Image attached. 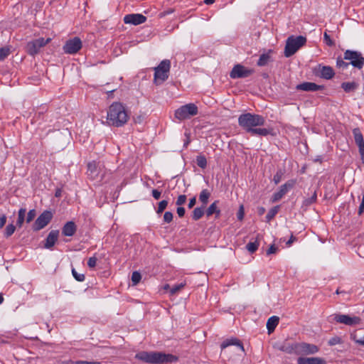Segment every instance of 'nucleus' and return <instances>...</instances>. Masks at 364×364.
I'll return each instance as SVG.
<instances>
[{
    "label": "nucleus",
    "instance_id": "nucleus-1",
    "mask_svg": "<svg viewBox=\"0 0 364 364\" xmlns=\"http://www.w3.org/2000/svg\"><path fill=\"white\" fill-rule=\"evenodd\" d=\"M265 122L263 116L250 112L242 114L238 117L239 126L252 136H265L272 134V129L257 128V127L264 125Z\"/></svg>",
    "mask_w": 364,
    "mask_h": 364
},
{
    "label": "nucleus",
    "instance_id": "nucleus-2",
    "mask_svg": "<svg viewBox=\"0 0 364 364\" xmlns=\"http://www.w3.org/2000/svg\"><path fill=\"white\" fill-rule=\"evenodd\" d=\"M129 114L124 106L120 102H113L107 112V122L109 125L119 127L125 124Z\"/></svg>",
    "mask_w": 364,
    "mask_h": 364
},
{
    "label": "nucleus",
    "instance_id": "nucleus-3",
    "mask_svg": "<svg viewBox=\"0 0 364 364\" xmlns=\"http://www.w3.org/2000/svg\"><path fill=\"white\" fill-rule=\"evenodd\" d=\"M135 358L151 364H166L178 360V357L176 355L156 351H141L136 354Z\"/></svg>",
    "mask_w": 364,
    "mask_h": 364
},
{
    "label": "nucleus",
    "instance_id": "nucleus-4",
    "mask_svg": "<svg viewBox=\"0 0 364 364\" xmlns=\"http://www.w3.org/2000/svg\"><path fill=\"white\" fill-rule=\"evenodd\" d=\"M350 65L354 68L361 69L364 65V57L361 53L355 50H346L343 58L338 57L336 60V66L343 70L347 69Z\"/></svg>",
    "mask_w": 364,
    "mask_h": 364
},
{
    "label": "nucleus",
    "instance_id": "nucleus-5",
    "mask_svg": "<svg viewBox=\"0 0 364 364\" xmlns=\"http://www.w3.org/2000/svg\"><path fill=\"white\" fill-rule=\"evenodd\" d=\"M306 43V38L302 36H289L284 48V56L289 58L293 55L300 48L304 46Z\"/></svg>",
    "mask_w": 364,
    "mask_h": 364
},
{
    "label": "nucleus",
    "instance_id": "nucleus-6",
    "mask_svg": "<svg viewBox=\"0 0 364 364\" xmlns=\"http://www.w3.org/2000/svg\"><path fill=\"white\" fill-rule=\"evenodd\" d=\"M198 113V107L193 103L186 104L176 109L174 117L181 122L197 115Z\"/></svg>",
    "mask_w": 364,
    "mask_h": 364
},
{
    "label": "nucleus",
    "instance_id": "nucleus-7",
    "mask_svg": "<svg viewBox=\"0 0 364 364\" xmlns=\"http://www.w3.org/2000/svg\"><path fill=\"white\" fill-rule=\"evenodd\" d=\"M171 68L169 60H164L154 68V81L156 84L164 82L168 77V73Z\"/></svg>",
    "mask_w": 364,
    "mask_h": 364
},
{
    "label": "nucleus",
    "instance_id": "nucleus-8",
    "mask_svg": "<svg viewBox=\"0 0 364 364\" xmlns=\"http://www.w3.org/2000/svg\"><path fill=\"white\" fill-rule=\"evenodd\" d=\"M51 41L50 38L45 39L44 38H39L27 43L26 49L28 55L35 56L38 54L41 48L46 46Z\"/></svg>",
    "mask_w": 364,
    "mask_h": 364
},
{
    "label": "nucleus",
    "instance_id": "nucleus-9",
    "mask_svg": "<svg viewBox=\"0 0 364 364\" xmlns=\"http://www.w3.org/2000/svg\"><path fill=\"white\" fill-rule=\"evenodd\" d=\"M53 215L50 210H44L35 220L32 230L35 232L44 228L52 220Z\"/></svg>",
    "mask_w": 364,
    "mask_h": 364
},
{
    "label": "nucleus",
    "instance_id": "nucleus-10",
    "mask_svg": "<svg viewBox=\"0 0 364 364\" xmlns=\"http://www.w3.org/2000/svg\"><path fill=\"white\" fill-rule=\"evenodd\" d=\"M312 72L315 76L325 80H331L335 75V72L332 67L323 64L317 65L313 68Z\"/></svg>",
    "mask_w": 364,
    "mask_h": 364
},
{
    "label": "nucleus",
    "instance_id": "nucleus-11",
    "mask_svg": "<svg viewBox=\"0 0 364 364\" xmlns=\"http://www.w3.org/2000/svg\"><path fill=\"white\" fill-rule=\"evenodd\" d=\"M82 47V41L79 37L70 38L63 46V52L66 54H76Z\"/></svg>",
    "mask_w": 364,
    "mask_h": 364
},
{
    "label": "nucleus",
    "instance_id": "nucleus-12",
    "mask_svg": "<svg viewBox=\"0 0 364 364\" xmlns=\"http://www.w3.org/2000/svg\"><path fill=\"white\" fill-rule=\"evenodd\" d=\"M295 184V180H289L284 184L282 185L279 190L272 195L271 198L272 202L276 203L280 200L290 189L294 188Z\"/></svg>",
    "mask_w": 364,
    "mask_h": 364
},
{
    "label": "nucleus",
    "instance_id": "nucleus-13",
    "mask_svg": "<svg viewBox=\"0 0 364 364\" xmlns=\"http://www.w3.org/2000/svg\"><path fill=\"white\" fill-rule=\"evenodd\" d=\"M253 73V70L247 69L243 65L237 64L232 69L230 73V77L232 79L245 78L249 77Z\"/></svg>",
    "mask_w": 364,
    "mask_h": 364
},
{
    "label": "nucleus",
    "instance_id": "nucleus-14",
    "mask_svg": "<svg viewBox=\"0 0 364 364\" xmlns=\"http://www.w3.org/2000/svg\"><path fill=\"white\" fill-rule=\"evenodd\" d=\"M186 283L185 282H182L179 284H176L173 285H170L169 284H165L161 286L159 289V292L161 294H178L181 289H183Z\"/></svg>",
    "mask_w": 364,
    "mask_h": 364
},
{
    "label": "nucleus",
    "instance_id": "nucleus-15",
    "mask_svg": "<svg viewBox=\"0 0 364 364\" xmlns=\"http://www.w3.org/2000/svg\"><path fill=\"white\" fill-rule=\"evenodd\" d=\"M230 346H235L237 347V352L244 353V351H245V349H244V347H243V345L242 344V343L240 341L239 339L235 338H232L227 339V340L224 341L221 343V346H220L222 351L224 350V353L226 354L230 350H225V349Z\"/></svg>",
    "mask_w": 364,
    "mask_h": 364
},
{
    "label": "nucleus",
    "instance_id": "nucleus-16",
    "mask_svg": "<svg viewBox=\"0 0 364 364\" xmlns=\"http://www.w3.org/2000/svg\"><path fill=\"white\" fill-rule=\"evenodd\" d=\"M146 21V17L141 14H127L124 17V22L126 24L139 25Z\"/></svg>",
    "mask_w": 364,
    "mask_h": 364
},
{
    "label": "nucleus",
    "instance_id": "nucleus-17",
    "mask_svg": "<svg viewBox=\"0 0 364 364\" xmlns=\"http://www.w3.org/2000/svg\"><path fill=\"white\" fill-rule=\"evenodd\" d=\"M353 134L354 140L357 146H358L359 153L361 156V159L364 162V139L363 136L359 128H355L353 129Z\"/></svg>",
    "mask_w": 364,
    "mask_h": 364
},
{
    "label": "nucleus",
    "instance_id": "nucleus-18",
    "mask_svg": "<svg viewBox=\"0 0 364 364\" xmlns=\"http://www.w3.org/2000/svg\"><path fill=\"white\" fill-rule=\"evenodd\" d=\"M296 90H301L305 92H316L318 90H323L324 85H319L311 82H304L296 86Z\"/></svg>",
    "mask_w": 364,
    "mask_h": 364
},
{
    "label": "nucleus",
    "instance_id": "nucleus-19",
    "mask_svg": "<svg viewBox=\"0 0 364 364\" xmlns=\"http://www.w3.org/2000/svg\"><path fill=\"white\" fill-rule=\"evenodd\" d=\"M335 320L341 323H344L348 326H353L358 324L360 318L357 316H349L348 315H336Z\"/></svg>",
    "mask_w": 364,
    "mask_h": 364
},
{
    "label": "nucleus",
    "instance_id": "nucleus-20",
    "mask_svg": "<svg viewBox=\"0 0 364 364\" xmlns=\"http://www.w3.org/2000/svg\"><path fill=\"white\" fill-rule=\"evenodd\" d=\"M100 168L96 161H92L88 163L87 175L89 178L91 180L97 179L100 175Z\"/></svg>",
    "mask_w": 364,
    "mask_h": 364
},
{
    "label": "nucleus",
    "instance_id": "nucleus-21",
    "mask_svg": "<svg viewBox=\"0 0 364 364\" xmlns=\"http://www.w3.org/2000/svg\"><path fill=\"white\" fill-rule=\"evenodd\" d=\"M59 236V230H51L45 240L44 248L51 249L57 242Z\"/></svg>",
    "mask_w": 364,
    "mask_h": 364
},
{
    "label": "nucleus",
    "instance_id": "nucleus-22",
    "mask_svg": "<svg viewBox=\"0 0 364 364\" xmlns=\"http://www.w3.org/2000/svg\"><path fill=\"white\" fill-rule=\"evenodd\" d=\"M77 231V225L73 221L67 222L62 228V234L64 236L72 237Z\"/></svg>",
    "mask_w": 364,
    "mask_h": 364
},
{
    "label": "nucleus",
    "instance_id": "nucleus-23",
    "mask_svg": "<svg viewBox=\"0 0 364 364\" xmlns=\"http://www.w3.org/2000/svg\"><path fill=\"white\" fill-rule=\"evenodd\" d=\"M298 364H326L324 359L318 357L299 358Z\"/></svg>",
    "mask_w": 364,
    "mask_h": 364
},
{
    "label": "nucleus",
    "instance_id": "nucleus-24",
    "mask_svg": "<svg viewBox=\"0 0 364 364\" xmlns=\"http://www.w3.org/2000/svg\"><path fill=\"white\" fill-rule=\"evenodd\" d=\"M262 237V236L260 234H257L255 241L247 244L246 249L250 254L255 253L258 250Z\"/></svg>",
    "mask_w": 364,
    "mask_h": 364
},
{
    "label": "nucleus",
    "instance_id": "nucleus-25",
    "mask_svg": "<svg viewBox=\"0 0 364 364\" xmlns=\"http://www.w3.org/2000/svg\"><path fill=\"white\" fill-rule=\"evenodd\" d=\"M299 349L306 354H314L318 351V348L313 344L303 343L299 345Z\"/></svg>",
    "mask_w": 364,
    "mask_h": 364
},
{
    "label": "nucleus",
    "instance_id": "nucleus-26",
    "mask_svg": "<svg viewBox=\"0 0 364 364\" xmlns=\"http://www.w3.org/2000/svg\"><path fill=\"white\" fill-rule=\"evenodd\" d=\"M218 200L214 201L206 210L205 213L208 217L212 215H215V218H219L220 216V210L218 208Z\"/></svg>",
    "mask_w": 364,
    "mask_h": 364
},
{
    "label": "nucleus",
    "instance_id": "nucleus-27",
    "mask_svg": "<svg viewBox=\"0 0 364 364\" xmlns=\"http://www.w3.org/2000/svg\"><path fill=\"white\" fill-rule=\"evenodd\" d=\"M271 53H272V50H269L268 53L262 54L257 63V65L259 67L267 65L269 63V62L271 61Z\"/></svg>",
    "mask_w": 364,
    "mask_h": 364
},
{
    "label": "nucleus",
    "instance_id": "nucleus-28",
    "mask_svg": "<svg viewBox=\"0 0 364 364\" xmlns=\"http://www.w3.org/2000/svg\"><path fill=\"white\" fill-rule=\"evenodd\" d=\"M341 87L346 92L348 93L356 90L358 87V84L355 82H344L341 84Z\"/></svg>",
    "mask_w": 364,
    "mask_h": 364
},
{
    "label": "nucleus",
    "instance_id": "nucleus-29",
    "mask_svg": "<svg viewBox=\"0 0 364 364\" xmlns=\"http://www.w3.org/2000/svg\"><path fill=\"white\" fill-rule=\"evenodd\" d=\"M278 323L279 318L277 316H272L267 320V328L268 330L269 333H271L272 331H274Z\"/></svg>",
    "mask_w": 364,
    "mask_h": 364
},
{
    "label": "nucleus",
    "instance_id": "nucleus-30",
    "mask_svg": "<svg viewBox=\"0 0 364 364\" xmlns=\"http://www.w3.org/2000/svg\"><path fill=\"white\" fill-rule=\"evenodd\" d=\"M205 206L197 207L192 212V219L195 221L200 220L205 214Z\"/></svg>",
    "mask_w": 364,
    "mask_h": 364
},
{
    "label": "nucleus",
    "instance_id": "nucleus-31",
    "mask_svg": "<svg viewBox=\"0 0 364 364\" xmlns=\"http://www.w3.org/2000/svg\"><path fill=\"white\" fill-rule=\"evenodd\" d=\"M210 196V192L208 189H203L199 195V200L203 203V205L205 207L208 204V198Z\"/></svg>",
    "mask_w": 364,
    "mask_h": 364
},
{
    "label": "nucleus",
    "instance_id": "nucleus-32",
    "mask_svg": "<svg viewBox=\"0 0 364 364\" xmlns=\"http://www.w3.org/2000/svg\"><path fill=\"white\" fill-rule=\"evenodd\" d=\"M26 208H20L18 212V219L16 221V225L18 228H21L24 221H25V216H26Z\"/></svg>",
    "mask_w": 364,
    "mask_h": 364
},
{
    "label": "nucleus",
    "instance_id": "nucleus-33",
    "mask_svg": "<svg viewBox=\"0 0 364 364\" xmlns=\"http://www.w3.org/2000/svg\"><path fill=\"white\" fill-rule=\"evenodd\" d=\"M279 210V205L274 206L272 208H271L266 215V221L267 223L270 222L277 214Z\"/></svg>",
    "mask_w": 364,
    "mask_h": 364
},
{
    "label": "nucleus",
    "instance_id": "nucleus-34",
    "mask_svg": "<svg viewBox=\"0 0 364 364\" xmlns=\"http://www.w3.org/2000/svg\"><path fill=\"white\" fill-rule=\"evenodd\" d=\"M11 53L10 46L0 48V61L4 60Z\"/></svg>",
    "mask_w": 364,
    "mask_h": 364
},
{
    "label": "nucleus",
    "instance_id": "nucleus-35",
    "mask_svg": "<svg viewBox=\"0 0 364 364\" xmlns=\"http://www.w3.org/2000/svg\"><path fill=\"white\" fill-rule=\"evenodd\" d=\"M15 230H16V226L12 223L9 224L4 230V237L6 238H9L14 233Z\"/></svg>",
    "mask_w": 364,
    "mask_h": 364
},
{
    "label": "nucleus",
    "instance_id": "nucleus-36",
    "mask_svg": "<svg viewBox=\"0 0 364 364\" xmlns=\"http://www.w3.org/2000/svg\"><path fill=\"white\" fill-rule=\"evenodd\" d=\"M196 164L201 168H205L207 166V159L204 155L196 156Z\"/></svg>",
    "mask_w": 364,
    "mask_h": 364
},
{
    "label": "nucleus",
    "instance_id": "nucleus-37",
    "mask_svg": "<svg viewBox=\"0 0 364 364\" xmlns=\"http://www.w3.org/2000/svg\"><path fill=\"white\" fill-rule=\"evenodd\" d=\"M316 200H317V194H316V192L314 191L313 195L310 198H306L304 200L303 206L308 207V206L311 205V204L316 203Z\"/></svg>",
    "mask_w": 364,
    "mask_h": 364
},
{
    "label": "nucleus",
    "instance_id": "nucleus-38",
    "mask_svg": "<svg viewBox=\"0 0 364 364\" xmlns=\"http://www.w3.org/2000/svg\"><path fill=\"white\" fill-rule=\"evenodd\" d=\"M284 174V171L282 169L277 170V173L274 174L273 181L275 184H278L282 179V177Z\"/></svg>",
    "mask_w": 364,
    "mask_h": 364
},
{
    "label": "nucleus",
    "instance_id": "nucleus-39",
    "mask_svg": "<svg viewBox=\"0 0 364 364\" xmlns=\"http://www.w3.org/2000/svg\"><path fill=\"white\" fill-rule=\"evenodd\" d=\"M168 200H163L161 202L159 203V205L156 210L157 214H160L164 211V210L166 208L168 205Z\"/></svg>",
    "mask_w": 364,
    "mask_h": 364
},
{
    "label": "nucleus",
    "instance_id": "nucleus-40",
    "mask_svg": "<svg viewBox=\"0 0 364 364\" xmlns=\"http://www.w3.org/2000/svg\"><path fill=\"white\" fill-rule=\"evenodd\" d=\"M323 41L328 46L332 47L335 46L334 41L331 39V36L326 32L323 33Z\"/></svg>",
    "mask_w": 364,
    "mask_h": 364
},
{
    "label": "nucleus",
    "instance_id": "nucleus-41",
    "mask_svg": "<svg viewBox=\"0 0 364 364\" xmlns=\"http://www.w3.org/2000/svg\"><path fill=\"white\" fill-rule=\"evenodd\" d=\"M141 279V275L138 272H134L132 274V282L133 284H137Z\"/></svg>",
    "mask_w": 364,
    "mask_h": 364
},
{
    "label": "nucleus",
    "instance_id": "nucleus-42",
    "mask_svg": "<svg viewBox=\"0 0 364 364\" xmlns=\"http://www.w3.org/2000/svg\"><path fill=\"white\" fill-rule=\"evenodd\" d=\"M72 274L73 277L78 282H83L85 279L84 274L77 273L74 268L72 269Z\"/></svg>",
    "mask_w": 364,
    "mask_h": 364
},
{
    "label": "nucleus",
    "instance_id": "nucleus-43",
    "mask_svg": "<svg viewBox=\"0 0 364 364\" xmlns=\"http://www.w3.org/2000/svg\"><path fill=\"white\" fill-rule=\"evenodd\" d=\"M36 211L35 209L30 210L27 213L26 221L27 223H31L36 217Z\"/></svg>",
    "mask_w": 364,
    "mask_h": 364
},
{
    "label": "nucleus",
    "instance_id": "nucleus-44",
    "mask_svg": "<svg viewBox=\"0 0 364 364\" xmlns=\"http://www.w3.org/2000/svg\"><path fill=\"white\" fill-rule=\"evenodd\" d=\"M187 197L186 195H180L177 198L176 201V205L178 206H181L186 202Z\"/></svg>",
    "mask_w": 364,
    "mask_h": 364
},
{
    "label": "nucleus",
    "instance_id": "nucleus-45",
    "mask_svg": "<svg viewBox=\"0 0 364 364\" xmlns=\"http://www.w3.org/2000/svg\"><path fill=\"white\" fill-rule=\"evenodd\" d=\"M173 215L171 212H165L164 215V221L166 223H169L173 220Z\"/></svg>",
    "mask_w": 364,
    "mask_h": 364
},
{
    "label": "nucleus",
    "instance_id": "nucleus-46",
    "mask_svg": "<svg viewBox=\"0 0 364 364\" xmlns=\"http://www.w3.org/2000/svg\"><path fill=\"white\" fill-rule=\"evenodd\" d=\"M97 259L95 257H90L87 261V266L90 268H95L97 264Z\"/></svg>",
    "mask_w": 364,
    "mask_h": 364
},
{
    "label": "nucleus",
    "instance_id": "nucleus-47",
    "mask_svg": "<svg viewBox=\"0 0 364 364\" xmlns=\"http://www.w3.org/2000/svg\"><path fill=\"white\" fill-rule=\"evenodd\" d=\"M328 343L330 346H335L341 343V338L340 337L335 336L331 338Z\"/></svg>",
    "mask_w": 364,
    "mask_h": 364
},
{
    "label": "nucleus",
    "instance_id": "nucleus-48",
    "mask_svg": "<svg viewBox=\"0 0 364 364\" xmlns=\"http://www.w3.org/2000/svg\"><path fill=\"white\" fill-rule=\"evenodd\" d=\"M278 251V247L274 245H272L269 249L267 250V255H269L272 254H275Z\"/></svg>",
    "mask_w": 364,
    "mask_h": 364
},
{
    "label": "nucleus",
    "instance_id": "nucleus-49",
    "mask_svg": "<svg viewBox=\"0 0 364 364\" xmlns=\"http://www.w3.org/2000/svg\"><path fill=\"white\" fill-rule=\"evenodd\" d=\"M244 208L243 205H240V209L237 213V217L239 220H242L244 218Z\"/></svg>",
    "mask_w": 364,
    "mask_h": 364
},
{
    "label": "nucleus",
    "instance_id": "nucleus-50",
    "mask_svg": "<svg viewBox=\"0 0 364 364\" xmlns=\"http://www.w3.org/2000/svg\"><path fill=\"white\" fill-rule=\"evenodd\" d=\"M176 212L179 218H183L185 215L186 210L183 207L178 206Z\"/></svg>",
    "mask_w": 364,
    "mask_h": 364
},
{
    "label": "nucleus",
    "instance_id": "nucleus-51",
    "mask_svg": "<svg viewBox=\"0 0 364 364\" xmlns=\"http://www.w3.org/2000/svg\"><path fill=\"white\" fill-rule=\"evenodd\" d=\"M364 213V194L362 196L361 203L358 208V215H361Z\"/></svg>",
    "mask_w": 364,
    "mask_h": 364
},
{
    "label": "nucleus",
    "instance_id": "nucleus-52",
    "mask_svg": "<svg viewBox=\"0 0 364 364\" xmlns=\"http://www.w3.org/2000/svg\"><path fill=\"white\" fill-rule=\"evenodd\" d=\"M74 364H102V363L97 361L78 360L75 362Z\"/></svg>",
    "mask_w": 364,
    "mask_h": 364
},
{
    "label": "nucleus",
    "instance_id": "nucleus-53",
    "mask_svg": "<svg viewBox=\"0 0 364 364\" xmlns=\"http://www.w3.org/2000/svg\"><path fill=\"white\" fill-rule=\"evenodd\" d=\"M161 193L157 189L152 190V196L156 199L159 200L161 198Z\"/></svg>",
    "mask_w": 364,
    "mask_h": 364
},
{
    "label": "nucleus",
    "instance_id": "nucleus-54",
    "mask_svg": "<svg viewBox=\"0 0 364 364\" xmlns=\"http://www.w3.org/2000/svg\"><path fill=\"white\" fill-rule=\"evenodd\" d=\"M6 223V216L3 214L0 215V229H1Z\"/></svg>",
    "mask_w": 364,
    "mask_h": 364
},
{
    "label": "nucleus",
    "instance_id": "nucleus-55",
    "mask_svg": "<svg viewBox=\"0 0 364 364\" xmlns=\"http://www.w3.org/2000/svg\"><path fill=\"white\" fill-rule=\"evenodd\" d=\"M196 203V198L194 196L189 200L188 208H192Z\"/></svg>",
    "mask_w": 364,
    "mask_h": 364
},
{
    "label": "nucleus",
    "instance_id": "nucleus-56",
    "mask_svg": "<svg viewBox=\"0 0 364 364\" xmlns=\"http://www.w3.org/2000/svg\"><path fill=\"white\" fill-rule=\"evenodd\" d=\"M296 240V237L294 236L293 235H291L289 240L287 242L286 245L287 246L289 247L291 245V244Z\"/></svg>",
    "mask_w": 364,
    "mask_h": 364
},
{
    "label": "nucleus",
    "instance_id": "nucleus-57",
    "mask_svg": "<svg viewBox=\"0 0 364 364\" xmlns=\"http://www.w3.org/2000/svg\"><path fill=\"white\" fill-rule=\"evenodd\" d=\"M173 10H172V9H169V10H167V11H164V12L161 13V14H160V16H161V17H163V16H166V15H168V14H171V13H173Z\"/></svg>",
    "mask_w": 364,
    "mask_h": 364
},
{
    "label": "nucleus",
    "instance_id": "nucleus-58",
    "mask_svg": "<svg viewBox=\"0 0 364 364\" xmlns=\"http://www.w3.org/2000/svg\"><path fill=\"white\" fill-rule=\"evenodd\" d=\"M355 341H356V343H358L362 346H364V336L363 338H361L360 339L356 340Z\"/></svg>",
    "mask_w": 364,
    "mask_h": 364
},
{
    "label": "nucleus",
    "instance_id": "nucleus-59",
    "mask_svg": "<svg viewBox=\"0 0 364 364\" xmlns=\"http://www.w3.org/2000/svg\"><path fill=\"white\" fill-rule=\"evenodd\" d=\"M258 212H259V215L264 214V212H265L264 208H263V207L259 208V210H258Z\"/></svg>",
    "mask_w": 364,
    "mask_h": 364
},
{
    "label": "nucleus",
    "instance_id": "nucleus-60",
    "mask_svg": "<svg viewBox=\"0 0 364 364\" xmlns=\"http://www.w3.org/2000/svg\"><path fill=\"white\" fill-rule=\"evenodd\" d=\"M215 1V0H204V3L208 4V5L212 4Z\"/></svg>",
    "mask_w": 364,
    "mask_h": 364
},
{
    "label": "nucleus",
    "instance_id": "nucleus-61",
    "mask_svg": "<svg viewBox=\"0 0 364 364\" xmlns=\"http://www.w3.org/2000/svg\"><path fill=\"white\" fill-rule=\"evenodd\" d=\"M55 196H56V197H60V195H61V191H60V190H59V189H58V190H57V191H56V192H55Z\"/></svg>",
    "mask_w": 364,
    "mask_h": 364
},
{
    "label": "nucleus",
    "instance_id": "nucleus-62",
    "mask_svg": "<svg viewBox=\"0 0 364 364\" xmlns=\"http://www.w3.org/2000/svg\"><path fill=\"white\" fill-rule=\"evenodd\" d=\"M43 112H38L36 114V117H37L38 118H40L41 115H42V114H43Z\"/></svg>",
    "mask_w": 364,
    "mask_h": 364
},
{
    "label": "nucleus",
    "instance_id": "nucleus-63",
    "mask_svg": "<svg viewBox=\"0 0 364 364\" xmlns=\"http://www.w3.org/2000/svg\"><path fill=\"white\" fill-rule=\"evenodd\" d=\"M341 293H343V291H340L338 289H336V294H341Z\"/></svg>",
    "mask_w": 364,
    "mask_h": 364
},
{
    "label": "nucleus",
    "instance_id": "nucleus-64",
    "mask_svg": "<svg viewBox=\"0 0 364 364\" xmlns=\"http://www.w3.org/2000/svg\"><path fill=\"white\" fill-rule=\"evenodd\" d=\"M315 161H318V162L321 163V162H322V159H320V158H319V159L318 158V159H316L315 160Z\"/></svg>",
    "mask_w": 364,
    "mask_h": 364
}]
</instances>
